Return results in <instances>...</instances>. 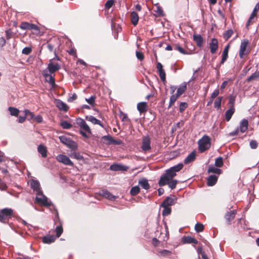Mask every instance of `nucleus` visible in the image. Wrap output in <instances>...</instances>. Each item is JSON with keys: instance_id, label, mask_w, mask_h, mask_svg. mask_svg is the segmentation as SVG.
Here are the masks:
<instances>
[{"instance_id": "39", "label": "nucleus", "mask_w": 259, "mask_h": 259, "mask_svg": "<svg viewBox=\"0 0 259 259\" xmlns=\"http://www.w3.org/2000/svg\"><path fill=\"white\" fill-rule=\"evenodd\" d=\"M179 97L176 94H172L169 100V103L168 108H169L171 106H172L175 102L176 101L177 99Z\"/></svg>"}, {"instance_id": "1", "label": "nucleus", "mask_w": 259, "mask_h": 259, "mask_svg": "<svg viewBox=\"0 0 259 259\" xmlns=\"http://www.w3.org/2000/svg\"><path fill=\"white\" fill-rule=\"evenodd\" d=\"M76 123L80 127L79 134L84 138L89 139L90 135H92V131L85 120L81 118H77Z\"/></svg>"}, {"instance_id": "11", "label": "nucleus", "mask_w": 259, "mask_h": 259, "mask_svg": "<svg viewBox=\"0 0 259 259\" xmlns=\"http://www.w3.org/2000/svg\"><path fill=\"white\" fill-rule=\"evenodd\" d=\"M150 139L148 137H144L142 140V145L141 148L144 151H147L151 149Z\"/></svg>"}, {"instance_id": "3", "label": "nucleus", "mask_w": 259, "mask_h": 259, "mask_svg": "<svg viewBox=\"0 0 259 259\" xmlns=\"http://www.w3.org/2000/svg\"><path fill=\"white\" fill-rule=\"evenodd\" d=\"M13 215V210L11 208H4L0 210V222L7 223L9 219Z\"/></svg>"}, {"instance_id": "21", "label": "nucleus", "mask_w": 259, "mask_h": 259, "mask_svg": "<svg viewBox=\"0 0 259 259\" xmlns=\"http://www.w3.org/2000/svg\"><path fill=\"white\" fill-rule=\"evenodd\" d=\"M170 180L169 179L167 176L165 174H164L161 176L160 179L158 182V185L160 186H165V185L168 184V182Z\"/></svg>"}, {"instance_id": "29", "label": "nucleus", "mask_w": 259, "mask_h": 259, "mask_svg": "<svg viewBox=\"0 0 259 259\" xmlns=\"http://www.w3.org/2000/svg\"><path fill=\"white\" fill-rule=\"evenodd\" d=\"M31 188L37 192V195H39L40 193V184L37 181H33L31 183Z\"/></svg>"}, {"instance_id": "27", "label": "nucleus", "mask_w": 259, "mask_h": 259, "mask_svg": "<svg viewBox=\"0 0 259 259\" xmlns=\"http://www.w3.org/2000/svg\"><path fill=\"white\" fill-rule=\"evenodd\" d=\"M131 22L134 26H136L138 23L139 17L138 14L134 11L131 14Z\"/></svg>"}, {"instance_id": "55", "label": "nucleus", "mask_w": 259, "mask_h": 259, "mask_svg": "<svg viewBox=\"0 0 259 259\" xmlns=\"http://www.w3.org/2000/svg\"><path fill=\"white\" fill-rule=\"evenodd\" d=\"M96 97L95 96H91L90 98L85 99V101L91 105L94 106L95 104Z\"/></svg>"}, {"instance_id": "28", "label": "nucleus", "mask_w": 259, "mask_h": 259, "mask_svg": "<svg viewBox=\"0 0 259 259\" xmlns=\"http://www.w3.org/2000/svg\"><path fill=\"white\" fill-rule=\"evenodd\" d=\"M196 154L194 151L192 152L190 154H189L186 158L184 160V163L187 164L192 161H193L195 159Z\"/></svg>"}, {"instance_id": "64", "label": "nucleus", "mask_w": 259, "mask_h": 259, "mask_svg": "<svg viewBox=\"0 0 259 259\" xmlns=\"http://www.w3.org/2000/svg\"><path fill=\"white\" fill-rule=\"evenodd\" d=\"M70 139V138H67L64 136H62L59 137V139L60 140V142L64 145H65L66 143L68 142V141H69V140Z\"/></svg>"}, {"instance_id": "7", "label": "nucleus", "mask_w": 259, "mask_h": 259, "mask_svg": "<svg viewBox=\"0 0 259 259\" xmlns=\"http://www.w3.org/2000/svg\"><path fill=\"white\" fill-rule=\"evenodd\" d=\"M57 160L60 162L63 163V164L65 165H68L71 166H73L74 164L73 162L69 159V158L64 154H59L56 157Z\"/></svg>"}, {"instance_id": "9", "label": "nucleus", "mask_w": 259, "mask_h": 259, "mask_svg": "<svg viewBox=\"0 0 259 259\" xmlns=\"http://www.w3.org/2000/svg\"><path fill=\"white\" fill-rule=\"evenodd\" d=\"M210 53L212 54H215L219 48V42L217 39L213 38L209 44Z\"/></svg>"}, {"instance_id": "36", "label": "nucleus", "mask_w": 259, "mask_h": 259, "mask_svg": "<svg viewBox=\"0 0 259 259\" xmlns=\"http://www.w3.org/2000/svg\"><path fill=\"white\" fill-rule=\"evenodd\" d=\"M257 79H259V71L255 72L253 74H252L249 77H248L247 79V82H250L253 80H255Z\"/></svg>"}, {"instance_id": "58", "label": "nucleus", "mask_w": 259, "mask_h": 259, "mask_svg": "<svg viewBox=\"0 0 259 259\" xmlns=\"http://www.w3.org/2000/svg\"><path fill=\"white\" fill-rule=\"evenodd\" d=\"M30 23L23 22L20 25V28L23 30H29Z\"/></svg>"}, {"instance_id": "14", "label": "nucleus", "mask_w": 259, "mask_h": 259, "mask_svg": "<svg viewBox=\"0 0 259 259\" xmlns=\"http://www.w3.org/2000/svg\"><path fill=\"white\" fill-rule=\"evenodd\" d=\"M148 105L146 102H142L138 103L137 109L141 113H145L148 110Z\"/></svg>"}, {"instance_id": "24", "label": "nucleus", "mask_w": 259, "mask_h": 259, "mask_svg": "<svg viewBox=\"0 0 259 259\" xmlns=\"http://www.w3.org/2000/svg\"><path fill=\"white\" fill-rule=\"evenodd\" d=\"M182 242L184 243H194L197 244L198 241L194 238L191 237L190 236H184L182 238Z\"/></svg>"}, {"instance_id": "17", "label": "nucleus", "mask_w": 259, "mask_h": 259, "mask_svg": "<svg viewBox=\"0 0 259 259\" xmlns=\"http://www.w3.org/2000/svg\"><path fill=\"white\" fill-rule=\"evenodd\" d=\"M110 169L114 171H125L127 170L128 167L123 165L113 164L110 166Z\"/></svg>"}, {"instance_id": "49", "label": "nucleus", "mask_w": 259, "mask_h": 259, "mask_svg": "<svg viewBox=\"0 0 259 259\" xmlns=\"http://www.w3.org/2000/svg\"><path fill=\"white\" fill-rule=\"evenodd\" d=\"M204 227L202 224L197 223L195 226V230L197 232H201L204 230Z\"/></svg>"}, {"instance_id": "62", "label": "nucleus", "mask_w": 259, "mask_h": 259, "mask_svg": "<svg viewBox=\"0 0 259 259\" xmlns=\"http://www.w3.org/2000/svg\"><path fill=\"white\" fill-rule=\"evenodd\" d=\"M32 52V48L31 47H25L24 48L22 51V53L24 55H28L30 54Z\"/></svg>"}, {"instance_id": "31", "label": "nucleus", "mask_w": 259, "mask_h": 259, "mask_svg": "<svg viewBox=\"0 0 259 259\" xmlns=\"http://www.w3.org/2000/svg\"><path fill=\"white\" fill-rule=\"evenodd\" d=\"M56 106L62 111H67L68 109L67 105L62 101L58 100L56 103Z\"/></svg>"}, {"instance_id": "43", "label": "nucleus", "mask_w": 259, "mask_h": 259, "mask_svg": "<svg viewBox=\"0 0 259 259\" xmlns=\"http://www.w3.org/2000/svg\"><path fill=\"white\" fill-rule=\"evenodd\" d=\"M183 167H184L183 164L182 163H180L176 165H175V166L170 167V168H171L172 170L175 172L177 173V172H179V171H180L183 168Z\"/></svg>"}, {"instance_id": "44", "label": "nucleus", "mask_w": 259, "mask_h": 259, "mask_svg": "<svg viewBox=\"0 0 259 259\" xmlns=\"http://www.w3.org/2000/svg\"><path fill=\"white\" fill-rule=\"evenodd\" d=\"M55 231L56 233V238H59L61 235L62 234L63 229V227L62 226V225L60 224V225L57 226L55 229Z\"/></svg>"}, {"instance_id": "26", "label": "nucleus", "mask_w": 259, "mask_h": 259, "mask_svg": "<svg viewBox=\"0 0 259 259\" xmlns=\"http://www.w3.org/2000/svg\"><path fill=\"white\" fill-rule=\"evenodd\" d=\"M68 148L71 149L72 150H75L78 148V145L75 141L72 140L71 139L65 145Z\"/></svg>"}, {"instance_id": "45", "label": "nucleus", "mask_w": 259, "mask_h": 259, "mask_svg": "<svg viewBox=\"0 0 259 259\" xmlns=\"http://www.w3.org/2000/svg\"><path fill=\"white\" fill-rule=\"evenodd\" d=\"M103 195L104 197H105L106 198L108 199L109 200H113L115 199V196L114 195H113L112 194H111L108 191H103Z\"/></svg>"}, {"instance_id": "51", "label": "nucleus", "mask_w": 259, "mask_h": 259, "mask_svg": "<svg viewBox=\"0 0 259 259\" xmlns=\"http://www.w3.org/2000/svg\"><path fill=\"white\" fill-rule=\"evenodd\" d=\"M174 49L178 50L183 54H189L188 52H186L183 48H182L179 44L174 45Z\"/></svg>"}, {"instance_id": "33", "label": "nucleus", "mask_w": 259, "mask_h": 259, "mask_svg": "<svg viewBox=\"0 0 259 259\" xmlns=\"http://www.w3.org/2000/svg\"><path fill=\"white\" fill-rule=\"evenodd\" d=\"M207 172L209 174L214 173L218 175H220L222 172V170L220 168H216L213 166H209L207 169Z\"/></svg>"}, {"instance_id": "25", "label": "nucleus", "mask_w": 259, "mask_h": 259, "mask_svg": "<svg viewBox=\"0 0 259 259\" xmlns=\"http://www.w3.org/2000/svg\"><path fill=\"white\" fill-rule=\"evenodd\" d=\"M56 237L53 235H48L42 237V241L46 244H51L55 241Z\"/></svg>"}, {"instance_id": "18", "label": "nucleus", "mask_w": 259, "mask_h": 259, "mask_svg": "<svg viewBox=\"0 0 259 259\" xmlns=\"http://www.w3.org/2000/svg\"><path fill=\"white\" fill-rule=\"evenodd\" d=\"M218 177L215 175H210L207 179V185L208 186H213L217 182Z\"/></svg>"}, {"instance_id": "16", "label": "nucleus", "mask_w": 259, "mask_h": 259, "mask_svg": "<svg viewBox=\"0 0 259 259\" xmlns=\"http://www.w3.org/2000/svg\"><path fill=\"white\" fill-rule=\"evenodd\" d=\"M193 40L198 47H201L204 41L203 38L200 34H194Z\"/></svg>"}, {"instance_id": "37", "label": "nucleus", "mask_w": 259, "mask_h": 259, "mask_svg": "<svg viewBox=\"0 0 259 259\" xmlns=\"http://www.w3.org/2000/svg\"><path fill=\"white\" fill-rule=\"evenodd\" d=\"M119 117L121 119L122 121L128 123L130 122L131 120L130 118L127 117L126 114L122 112H121L119 115Z\"/></svg>"}, {"instance_id": "63", "label": "nucleus", "mask_w": 259, "mask_h": 259, "mask_svg": "<svg viewBox=\"0 0 259 259\" xmlns=\"http://www.w3.org/2000/svg\"><path fill=\"white\" fill-rule=\"evenodd\" d=\"M156 9L154 11L156 13L157 15L159 16L163 15V11L161 7L159 6L156 7Z\"/></svg>"}, {"instance_id": "40", "label": "nucleus", "mask_w": 259, "mask_h": 259, "mask_svg": "<svg viewBox=\"0 0 259 259\" xmlns=\"http://www.w3.org/2000/svg\"><path fill=\"white\" fill-rule=\"evenodd\" d=\"M8 110L10 111V114L11 115L15 116H18V114L19 113V110L17 108H15V107H10L9 108Z\"/></svg>"}, {"instance_id": "60", "label": "nucleus", "mask_w": 259, "mask_h": 259, "mask_svg": "<svg viewBox=\"0 0 259 259\" xmlns=\"http://www.w3.org/2000/svg\"><path fill=\"white\" fill-rule=\"evenodd\" d=\"M159 253L163 256H169L171 255V252L166 249L159 251Z\"/></svg>"}, {"instance_id": "48", "label": "nucleus", "mask_w": 259, "mask_h": 259, "mask_svg": "<svg viewBox=\"0 0 259 259\" xmlns=\"http://www.w3.org/2000/svg\"><path fill=\"white\" fill-rule=\"evenodd\" d=\"M215 166L218 167H221L223 165V159L222 157H218L215 160Z\"/></svg>"}, {"instance_id": "15", "label": "nucleus", "mask_w": 259, "mask_h": 259, "mask_svg": "<svg viewBox=\"0 0 259 259\" xmlns=\"http://www.w3.org/2000/svg\"><path fill=\"white\" fill-rule=\"evenodd\" d=\"M85 118L87 120L90 121L94 124H98L102 127H104V125L102 123L101 121L92 115H87L85 116Z\"/></svg>"}, {"instance_id": "32", "label": "nucleus", "mask_w": 259, "mask_h": 259, "mask_svg": "<svg viewBox=\"0 0 259 259\" xmlns=\"http://www.w3.org/2000/svg\"><path fill=\"white\" fill-rule=\"evenodd\" d=\"M235 112V108L234 107H230V108L227 110L225 113V118H226V120L227 121H229L233 114H234V113Z\"/></svg>"}, {"instance_id": "42", "label": "nucleus", "mask_w": 259, "mask_h": 259, "mask_svg": "<svg viewBox=\"0 0 259 259\" xmlns=\"http://www.w3.org/2000/svg\"><path fill=\"white\" fill-rule=\"evenodd\" d=\"M61 126L64 129H69L72 127V125L67 121L62 120L60 122Z\"/></svg>"}, {"instance_id": "19", "label": "nucleus", "mask_w": 259, "mask_h": 259, "mask_svg": "<svg viewBox=\"0 0 259 259\" xmlns=\"http://www.w3.org/2000/svg\"><path fill=\"white\" fill-rule=\"evenodd\" d=\"M248 122L247 119H243L240 123L239 129L241 133H244L248 129Z\"/></svg>"}, {"instance_id": "54", "label": "nucleus", "mask_w": 259, "mask_h": 259, "mask_svg": "<svg viewBox=\"0 0 259 259\" xmlns=\"http://www.w3.org/2000/svg\"><path fill=\"white\" fill-rule=\"evenodd\" d=\"M114 3H115L114 0L107 1L105 4V9L106 10L109 9L113 6V5L114 4Z\"/></svg>"}, {"instance_id": "20", "label": "nucleus", "mask_w": 259, "mask_h": 259, "mask_svg": "<svg viewBox=\"0 0 259 259\" xmlns=\"http://www.w3.org/2000/svg\"><path fill=\"white\" fill-rule=\"evenodd\" d=\"M230 48V45L228 44L227 45L224 49V51L222 55V60L221 61V64H223L227 60L228 57V52Z\"/></svg>"}, {"instance_id": "23", "label": "nucleus", "mask_w": 259, "mask_h": 259, "mask_svg": "<svg viewBox=\"0 0 259 259\" xmlns=\"http://www.w3.org/2000/svg\"><path fill=\"white\" fill-rule=\"evenodd\" d=\"M38 152L41 155L43 158L47 157L48 150L47 147L43 145H39L37 147Z\"/></svg>"}, {"instance_id": "6", "label": "nucleus", "mask_w": 259, "mask_h": 259, "mask_svg": "<svg viewBox=\"0 0 259 259\" xmlns=\"http://www.w3.org/2000/svg\"><path fill=\"white\" fill-rule=\"evenodd\" d=\"M61 68V65L58 63L55 62V58H53L49 60L47 69L50 73H54L58 71Z\"/></svg>"}, {"instance_id": "10", "label": "nucleus", "mask_w": 259, "mask_h": 259, "mask_svg": "<svg viewBox=\"0 0 259 259\" xmlns=\"http://www.w3.org/2000/svg\"><path fill=\"white\" fill-rule=\"evenodd\" d=\"M39 195H41V197H38L37 196L35 198V201L37 203L45 206H50L51 204L50 203L48 202L47 197H46L45 195H43L41 192Z\"/></svg>"}, {"instance_id": "41", "label": "nucleus", "mask_w": 259, "mask_h": 259, "mask_svg": "<svg viewBox=\"0 0 259 259\" xmlns=\"http://www.w3.org/2000/svg\"><path fill=\"white\" fill-rule=\"evenodd\" d=\"M140 187L138 186H136L132 188L130 191V194L132 196H136L140 192Z\"/></svg>"}, {"instance_id": "12", "label": "nucleus", "mask_w": 259, "mask_h": 259, "mask_svg": "<svg viewBox=\"0 0 259 259\" xmlns=\"http://www.w3.org/2000/svg\"><path fill=\"white\" fill-rule=\"evenodd\" d=\"M102 139L104 140V141L106 142L107 144H113L115 145H120L121 144V141L120 140H114L110 135L103 136L102 137Z\"/></svg>"}, {"instance_id": "53", "label": "nucleus", "mask_w": 259, "mask_h": 259, "mask_svg": "<svg viewBox=\"0 0 259 259\" xmlns=\"http://www.w3.org/2000/svg\"><path fill=\"white\" fill-rule=\"evenodd\" d=\"M235 98L236 97L233 95H230L229 96L228 104L229 105L230 107H234Z\"/></svg>"}, {"instance_id": "5", "label": "nucleus", "mask_w": 259, "mask_h": 259, "mask_svg": "<svg viewBox=\"0 0 259 259\" xmlns=\"http://www.w3.org/2000/svg\"><path fill=\"white\" fill-rule=\"evenodd\" d=\"M249 41L248 39H244L242 40L239 52V56L241 59L243 58L244 56L249 53V51L247 49Z\"/></svg>"}, {"instance_id": "56", "label": "nucleus", "mask_w": 259, "mask_h": 259, "mask_svg": "<svg viewBox=\"0 0 259 259\" xmlns=\"http://www.w3.org/2000/svg\"><path fill=\"white\" fill-rule=\"evenodd\" d=\"M177 184L178 181L177 180H171L168 182V185L170 188L174 189L176 188Z\"/></svg>"}, {"instance_id": "34", "label": "nucleus", "mask_w": 259, "mask_h": 259, "mask_svg": "<svg viewBox=\"0 0 259 259\" xmlns=\"http://www.w3.org/2000/svg\"><path fill=\"white\" fill-rule=\"evenodd\" d=\"M139 184L144 189L148 190L150 188V185L146 179H142L139 181Z\"/></svg>"}, {"instance_id": "52", "label": "nucleus", "mask_w": 259, "mask_h": 259, "mask_svg": "<svg viewBox=\"0 0 259 259\" xmlns=\"http://www.w3.org/2000/svg\"><path fill=\"white\" fill-rule=\"evenodd\" d=\"M163 209L162 210V215L163 216H167L170 214L171 212V208L169 206L162 207Z\"/></svg>"}, {"instance_id": "22", "label": "nucleus", "mask_w": 259, "mask_h": 259, "mask_svg": "<svg viewBox=\"0 0 259 259\" xmlns=\"http://www.w3.org/2000/svg\"><path fill=\"white\" fill-rule=\"evenodd\" d=\"M175 204L174 199L171 197H167L162 202L160 205L161 207L169 206Z\"/></svg>"}, {"instance_id": "2", "label": "nucleus", "mask_w": 259, "mask_h": 259, "mask_svg": "<svg viewBox=\"0 0 259 259\" xmlns=\"http://www.w3.org/2000/svg\"><path fill=\"white\" fill-rule=\"evenodd\" d=\"M199 150L200 152H204L210 148L211 146L210 138L207 135H204L199 140Z\"/></svg>"}, {"instance_id": "61", "label": "nucleus", "mask_w": 259, "mask_h": 259, "mask_svg": "<svg viewBox=\"0 0 259 259\" xmlns=\"http://www.w3.org/2000/svg\"><path fill=\"white\" fill-rule=\"evenodd\" d=\"M249 146L251 149H255L258 146V143L256 140H252L250 141Z\"/></svg>"}, {"instance_id": "59", "label": "nucleus", "mask_w": 259, "mask_h": 259, "mask_svg": "<svg viewBox=\"0 0 259 259\" xmlns=\"http://www.w3.org/2000/svg\"><path fill=\"white\" fill-rule=\"evenodd\" d=\"M188 104L186 102H181L180 104L179 110L181 113H183L187 108Z\"/></svg>"}, {"instance_id": "57", "label": "nucleus", "mask_w": 259, "mask_h": 259, "mask_svg": "<svg viewBox=\"0 0 259 259\" xmlns=\"http://www.w3.org/2000/svg\"><path fill=\"white\" fill-rule=\"evenodd\" d=\"M161 80L164 83L166 81V74L164 70L158 71Z\"/></svg>"}, {"instance_id": "46", "label": "nucleus", "mask_w": 259, "mask_h": 259, "mask_svg": "<svg viewBox=\"0 0 259 259\" xmlns=\"http://www.w3.org/2000/svg\"><path fill=\"white\" fill-rule=\"evenodd\" d=\"M233 34V31L232 29L228 30L224 33L223 37L226 40H227L231 37Z\"/></svg>"}, {"instance_id": "47", "label": "nucleus", "mask_w": 259, "mask_h": 259, "mask_svg": "<svg viewBox=\"0 0 259 259\" xmlns=\"http://www.w3.org/2000/svg\"><path fill=\"white\" fill-rule=\"evenodd\" d=\"M223 97H218L216 100H215V102L214 103V107L217 109L220 108L221 106V102L222 100Z\"/></svg>"}, {"instance_id": "13", "label": "nucleus", "mask_w": 259, "mask_h": 259, "mask_svg": "<svg viewBox=\"0 0 259 259\" xmlns=\"http://www.w3.org/2000/svg\"><path fill=\"white\" fill-rule=\"evenodd\" d=\"M42 74L45 77V80L48 82L52 86L55 85V78L51 74H48L47 70H44Z\"/></svg>"}, {"instance_id": "4", "label": "nucleus", "mask_w": 259, "mask_h": 259, "mask_svg": "<svg viewBox=\"0 0 259 259\" xmlns=\"http://www.w3.org/2000/svg\"><path fill=\"white\" fill-rule=\"evenodd\" d=\"M59 40L56 37H54L50 39L47 41L46 44L44 45L46 46V48L50 52L53 53L54 54L56 52V48L59 47Z\"/></svg>"}, {"instance_id": "35", "label": "nucleus", "mask_w": 259, "mask_h": 259, "mask_svg": "<svg viewBox=\"0 0 259 259\" xmlns=\"http://www.w3.org/2000/svg\"><path fill=\"white\" fill-rule=\"evenodd\" d=\"M24 114L25 115L26 118H27L28 120L34 119V115L28 109H25L23 111Z\"/></svg>"}, {"instance_id": "30", "label": "nucleus", "mask_w": 259, "mask_h": 259, "mask_svg": "<svg viewBox=\"0 0 259 259\" xmlns=\"http://www.w3.org/2000/svg\"><path fill=\"white\" fill-rule=\"evenodd\" d=\"M186 89L187 84L186 82H183L178 88L176 94L180 97L186 91Z\"/></svg>"}, {"instance_id": "38", "label": "nucleus", "mask_w": 259, "mask_h": 259, "mask_svg": "<svg viewBox=\"0 0 259 259\" xmlns=\"http://www.w3.org/2000/svg\"><path fill=\"white\" fill-rule=\"evenodd\" d=\"M165 174L167 176L170 180L172 179L173 178H174L177 175L176 173L175 172L170 168L167 169L165 171Z\"/></svg>"}, {"instance_id": "8", "label": "nucleus", "mask_w": 259, "mask_h": 259, "mask_svg": "<svg viewBox=\"0 0 259 259\" xmlns=\"http://www.w3.org/2000/svg\"><path fill=\"white\" fill-rule=\"evenodd\" d=\"M236 213V210L228 211L226 213L224 218L227 225L231 224V222L235 219Z\"/></svg>"}, {"instance_id": "50", "label": "nucleus", "mask_w": 259, "mask_h": 259, "mask_svg": "<svg viewBox=\"0 0 259 259\" xmlns=\"http://www.w3.org/2000/svg\"><path fill=\"white\" fill-rule=\"evenodd\" d=\"M70 156L77 160H81L83 159V156L81 155L79 153L76 152L71 153Z\"/></svg>"}]
</instances>
